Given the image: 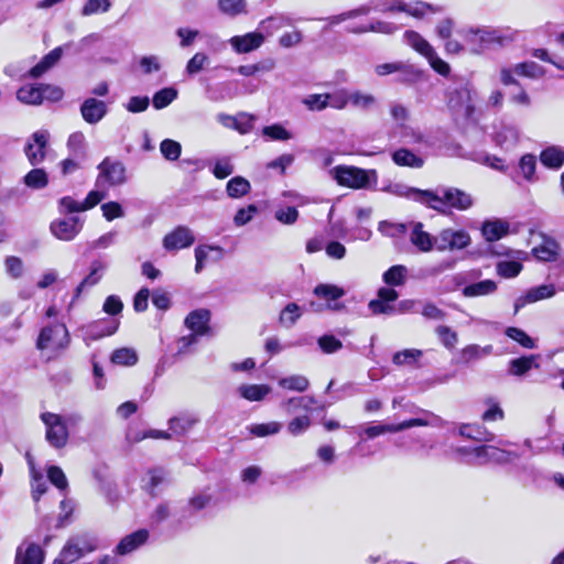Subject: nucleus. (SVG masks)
Returning a JSON list of instances; mask_svg holds the SVG:
<instances>
[{
    "label": "nucleus",
    "mask_w": 564,
    "mask_h": 564,
    "mask_svg": "<svg viewBox=\"0 0 564 564\" xmlns=\"http://www.w3.org/2000/svg\"><path fill=\"white\" fill-rule=\"evenodd\" d=\"M414 194L417 203L442 215H448L453 209L465 212L474 205V197L469 193L453 186H438L429 192Z\"/></svg>",
    "instance_id": "obj_1"
},
{
    "label": "nucleus",
    "mask_w": 564,
    "mask_h": 564,
    "mask_svg": "<svg viewBox=\"0 0 564 564\" xmlns=\"http://www.w3.org/2000/svg\"><path fill=\"white\" fill-rule=\"evenodd\" d=\"M371 11L378 12H405L415 19H423L429 14H436L443 11V7L427 3L421 0L405 2L404 0H379L368 3Z\"/></svg>",
    "instance_id": "obj_2"
},
{
    "label": "nucleus",
    "mask_w": 564,
    "mask_h": 564,
    "mask_svg": "<svg viewBox=\"0 0 564 564\" xmlns=\"http://www.w3.org/2000/svg\"><path fill=\"white\" fill-rule=\"evenodd\" d=\"M97 549V540L87 532L70 536L53 564H73Z\"/></svg>",
    "instance_id": "obj_3"
},
{
    "label": "nucleus",
    "mask_w": 564,
    "mask_h": 564,
    "mask_svg": "<svg viewBox=\"0 0 564 564\" xmlns=\"http://www.w3.org/2000/svg\"><path fill=\"white\" fill-rule=\"evenodd\" d=\"M462 33L470 47V52L474 54H480L486 50L502 46L506 40L500 31L488 26L469 28L462 31Z\"/></svg>",
    "instance_id": "obj_4"
},
{
    "label": "nucleus",
    "mask_w": 564,
    "mask_h": 564,
    "mask_svg": "<svg viewBox=\"0 0 564 564\" xmlns=\"http://www.w3.org/2000/svg\"><path fill=\"white\" fill-rule=\"evenodd\" d=\"M333 175L337 183L341 186L351 188L367 187L371 181H376L377 173L375 170H362L355 166H336Z\"/></svg>",
    "instance_id": "obj_5"
},
{
    "label": "nucleus",
    "mask_w": 564,
    "mask_h": 564,
    "mask_svg": "<svg viewBox=\"0 0 564 564\" xmlns=\"http://www.w3.org/2000/svg\"><path fill=\"white\" fill-rule=\"evenodd\" d=\"M69 344V334L64 324H54L42 328L36 347L40 350L58 352Z\"/></svg>",
    "instance_id": "obj_6"
},
{
    "label": "nucleus",
    "mask_w": 564,
    "mask_h": 564,
    "mask_svg": "<svg viewBox=\"0 0 564 564\" xmlns=\"http://www.w3.org/2000/svg\"><path fill=\"white\" fill-rule=\"evenodd\" d=\"M41 420L45 426V440L55 449L64 448L69 438L68 431L61 414L43 412Z\"/></svg>",
    "instance_id": "obj_7"
},
{
    "label": "nucleus",
    "mask_w": 564,
    "mask_h": 564,
    "mask_svg": "<svg viewBox=\"0 0 564 564\" xmlns=\"http://www.w3.org/2000/svg\"><path fill=\"white\" fill-rule=\"evenodd\" d=\"M456 452L463 460L469 465H484L487 463H500L506 458V453L498 447L482 445L478 447H458Z\"/></svg>",
    "instance_id": "obj_8"
},
{
    "label": "nucleus",
    "mask_w": 564,
    "mask_h": 564,
    "mask_svg": "<svg viewBox=\"0 0 564 564\" xmlns=\"http://www.w3.org/2000/svg\"><path fill=\"white\" fill-rule=\"evenodd\" d=\"M99 174L97 177V186H119L127 182L126 167L117 160L106 158L98 165Z\"/></svg>",
    "instance_id": "obj_9"
},
{
    "label": "nucleus",
    "mask_w": 564,
    "mask_h": 564,
    "mask_svg": "<svg viewBox=\"0 0 564 564\" xmlns=\"http://www.w3.org/2000/svg\"><path fill=\"white\" fill-rule=\"evenodd\" d=\"M474 90L467 84L448 91L447 105L449 109L464 118H469L474 112Z\"/></svg>",
    "instance_id": "obj_10"
},
{
    "label": "nucleus",
    "mask_w": 564,
    "mask_h": 564,
    "mask_svg": "<svg viewBox=\"0 0 564 564\" xmlns=\"http://www.w3.org/2000/svg\"><path fill=\"white\" fill-rule=\"evenodd\" d=\"M84 220L78 216L57 218L50 225L51 234L58 240L72 241L82 231Z\"/></svg>",
    "instance_id": "obj_11"
},
{
    "label": "nucleus",
    "mask_w": 564,
    "mask_h": 564,
    "mask_svg": "<svg viewBox=\"0 0 564 564\" xmlns=\"http://www.w3.org/2000/svg\"><path fill=\"white\" fill-rule=\"evenodd\" d=\"M119 321L116 318H102L85 326V339L97 340L105 336H110L117 332Z\"/></svg>",
    "instance_id": "obj_12"
},
{
    "label": "nucleus",
    "mask_w": 564,
    "mask_h": 564,
    "mask_svg": "<svg viewBox=\"0 0 564 564\" xmlns=\"http://www.w3.org/2000/svg\"><path fill=\"white\" fill-rule=\"evenodd\" d=\"M195 237L192 230L185 226H178L167 234L163 239V247L166 250H177L193 245Z\"/></svg>",
    "instance_id": "obj_13"
},
{
    "label": "nucleus",
    "mask_w": 564,
    "mask_h": 564,
    "mask_svg": "<svg viewBox=\"0 0 564 564\" xmlns=\"http://www.w3.org/2000/svg\"><path fill=\"white\" fill-rule=\"evenodd\" d=\"M48 137L50 134L45 130H40L32 134L33 143H28L25 148V154L32 165H37L44 160Z\"/></svg>",
    "instance_id": "obj_14"
},
{
    "label": "nucleus",
    "mask_w": 564,
    "mask_h": 564,
    "mask_svg": "<svg viewBox=\"0 0 564 564\" xmlns=\"http://www.w3.org/2000/svg\"><path fill=\"white\" fill-rule=\"evenodd\" d=\"M107 112L108 107L106 102L94 97L85 99L80 106V115L89 124L100 122Z\"/></svg>",
    "instance_id": "obj_15"
},
{
    "label": "nucleus",
    "mask_w": 564,
    "mask_h": 564,
    "mask_svg": "<svg viewBox=\"0 0 564 564\" xmlns=\"http://www.w3.org/2000/svg\"><path fill=\"white\" fill-rule=\"evenodd\" d=\"M264 42V36L260 32H250L245 35H236L229 40L234 51L238 54L250 53L259 48Z\"/></svg>",
    "instance_id": "obj_16"
},
{
    "label": "nucleus",
    "mask_w": 564,
    "mask_h": 564,
    "mask_svg": "<svg viewBox=\"0 0 564 564\" xmlns=\"http://www.w3.org/2000/svg\"><path fill=\"white\" fill-rule=\"evenodd\" d=\"M556 293L553 284H543L530 289L523 296H520L514 302V314H517L523 306L529 303H534L541 300L550 299Z\"/></svg>",
    "instance_id": "obj_17"
},
{
    "label": "nucleus",
    "mask_w": 564,
    "mask_h": 564,
    "mask_svg": "<svg viewBox=\"0 0 564 564\" xmlns=\"http://www.w3.org/2000/svg\"><path fill=\"white\" fill-rule=\"evenodd\" d=\"M149 539V531L145 529H140L131 534L126 535L120 540L118 545L115 549L116 554L118 555H127L138 550L141 545H143Z\"/></svg>",
    "instance_id": "obj_18"
},
{
    "label": "nucleus",
    "mask_w": 564,
    "mask_h": 564,
    "mask_svg": "<svg viewBox=\"0 0 564 564\" xmlns=\"http://www.w3.org/2000/svg\"><path fill=\"white\" fill-rule=\"evenodd\" d=\"M18 564H43L44 551L35 543L22 544L17 550Z\"/></svg>",
    "instance_id": "obj_19"
},
{
    "label": "nucleus",
    "mask_w": 564,
    "mask_h": 564,
    "mask_svg": "<svg viewBox=\"0 0 564 564\" xmlns=\"http://www.w3.org/2000/svg\"><path fill=\"white\" fill-rule=\"evenodd\" d=\"M492 349L491 345H486L484 347L476 344L467 345L458 352V359L456 362L471 365L473 362L491 355Z\"/></svg>",
    "instance_id": "obj_20"
},
{
    "label": "nucleus",
    "mask_w": 564,
    "mask_h": 564,
    "mask_svg": "<svg viewBox=\"0 0 564 564\" xmlns=\"http://www.w3.org/2000/svg\"><path fill=\"white\" fill-rule=\"evenodd\" d=\"M210 312L205 308L191 312L185 318V325L196 335H205L208 332Z\"/></svg>",
    "instance_id": "obj_21"
},
{
    "label": "nucleus",
    "mask_w": 564,
    "mask_h": 564,
    "mask_svg": "<svg viewBox=\"0 0 564 564\" xmlns=\"http://www.w3.org/2000/svg\"><path fill=\"white\" fill-rule=\"evenodd\" d=\"M520 140V132L516 126L502 124L495 134V142L502 149L514 148Z\"/></svg>",
    "instance_id": "obj_22"
},
{
    "label": "nucleus",
    "mask_w": 564,
    "mask_h": 564,
    "mask_svg": "<svg viewBox=\"0 0 564 564\" xmlns=\"http://www.w3.org/2000/svg\"><path fill=\"white\" fill-rule=\"evenodd\" d=\"M509 232V223L502 219L486 220L481 226V234L487 241H496Z\"/></svg>",
    "instance_id": "obj_23"
},
{
    "label": "nucleus",
    "mask_w": 564,
    "mask_h": 564,
    "mask_svg": "<svg viewBox=\"0 0 564 564\" xmlns=\"http://www.w3.org/2000/svg\"><path fill=\"white\" fill-rule=\"evenodd\" d=\"M410 241L422 252H429L434 247V237H432L429 232L423 230L422 223L413 224L410 235Z\"/></svg>",
    "instance_id": "obj_24"
},
{
    "label": "nucleus",
    "mask_w": 564,
    "mask_h": 564,
    "mask_svg": "<svg viewBox=\"0 0 564 564\" xmlns=\"http://www.w3.org/2000/svg\"><path fill=\"white\" fill-rule=\"evenodd\" d=\"M105 270L106 264L104 262L99 260L93 261L90 264L89 274L79 283L75 290V297H78L85 289L96 285L101 280Z\"/></svg>",
    "instance_id": "obj_25"
},
{
    "label": "nucleus",
    "mask_w": 564,
    "mask_h": 564,
    "mask_svg": "<svg viewBox=\"0 0 564 564\" xmlns=\"http://www.w3.org/2000/svg\"><path fill=\"white\" fill-rule=\"evenodd\" d=\"M538 356L530 355L523 356L520 358H516L510 360L509 362V373L511 376L521 377L528 373L532 368H539V364L536 362Z\"/></svg>",
    "instance_id": "obj_26"
},
{
    "label": "nucleus",
    "mask_w": 564,
    "mask_h": 564,
    "mask_svg": "<svg viewBox=\"0 0 564 564\" xmlns=\"http://www.w3.org/2000/svg\"><path fill=\"white\" fill-rule=\"evenodd\" d=\"M371 12V7L369 4H362L356 9L348 10L341 12L339 14L330 15L327 18H322L321 20L327 22V28H332L338 25L347 20L355 19L359 15H367Z\"/></svg>",
    "instance_id": "obj_27"
},
{
    "label": "nucleus",
    "mask_w": 564,
    "mask_h": 564,
    "mask_svg": "<svg viewBox=\"0 0 564 564\" xmlns=\"http://www.w3.org/2000/svg\"><path fill=\"white\" fill-rule=\"evenodd\" d=\"M540 161L547 169L558 170L564 164V150L549 147L541 152Z\"/></svg>",
    "instance_id": "obj_28"
},
{
    "label": "nucleus",
    "mask_w": 564,
    "mask_h": 564,
    "mask_svg": "<svg viewBox=\"0 0 564 564\" xmlns=\"http://www.w3.org/2000/svg\"><path fill=\"white\" fill-rule=\"evenodd\" d=\"M198 417L194 414L183 413L178 416L171 417L169 421L170 430L176 435H184L187 433L196 423Z\"/></svg>",
    "instance_id": "obj_29"
},
{
    "label": "nucleus",
    "mask_w": 564,
    "mask_h": 564,
    "mask_svg": "<svg viewBox=\"0 0 564 564\" xmlns=\"http://www.w3.org/2000/svg\"><path fill=\"white\" fill-rule=\"evenodd\" d=\"M217 8L220 13L229 18L248 13L247 0H217Z\"/></svg>",
    "instance_id": "obj_30"
},
{
    "label": "nucleus",
    "mask_w": 564,
    "mask_h": 564,
    "mask_svg": "<svg viewBox=\"0 0 564 564\" xmlns=\"http://www.w3.org/2000/svg\"><path fill=\"white\" fill-rule=\"evenodd\" d=\"M270 392L267 384H241L238 388L239 395L248 401H262Z\"/></svg>",
    "instance_id": "obj_31"
},
{
    "label": "nucleus",
    "mask_w": 564,
    "mask_h": 564,
    "mask_svg": "<svg viewBox=\"0 0 564 564\" xmlns=\"http://www.w3.org/2000/svg\"><path fill=\"white\" fill-rule=\"evenodd\" d=\"M497 290V283L492 280H482L471 283L463 289V295L466 297L485 296L492 294Z\"/></svg>",
    "instance_id": "obj_32"
},
{
    "label": "nucleus",
    "mask_w": 564,
    "mask_h": 564,
    "mask_svg": "<svg viewBox=\"0 0 564 564\" xmlns=\"http://www.w3.org/2000/svg\"><path fill=\"white\" fill-rule=\"evenodd\" d=\"M393 162L399 166H408L413 169H420L423 166L424 161L422 158L415 155L408 149H399L392 153Z\"/></svg>",
    "instance_id": "obj_33"
},
{
    "label": "nucleus",
    "mask_w": 564,
    "mask_h": 564,
    "mask_svg": "<svg viewBox=\"0 0 564 564\" xmlns=\"http://www.w3.org/2000/svg\"><path fill=\"white\" fill-rule=\"evenodd\" d=\"M315 403L314 397L302 395L292 397L281 403V406L286 413L292 414L297 410H304L305 412L312 411V405Z\"/></svg>",
    "instance_id": "obj_34"
},
{
    "label": "nucleus",
    "mask_w": 564,
    "mask_h": 564,
    "mask_svg": "<svg viewBox=\"0 0 564 564\" xmlns=\"http://www.w3.org/2000/svg\"><path fill=\"white\" fill-rule=\"evenodd\" d=\"M397 26L393 23L386 21H375L368 25H360L357 28H348L347 31L354 34H362L368 32L392 34L395 32Z\"/></svg>",
    "instance_id": "obj_35"
},
{
    "label": "nucleus",
    "mask_w": 564,
    "mask_h": 564,
    "mask_svg": "<svg viewBox=\"0 0 564 564\" xmlns=\"http://www.w3.org/2000/svg\"><path fill=\"white\" fill-rule=\"evenodd\" d=\"M532 252L541 261H553L558 254V245L553 239H544L540 246L533 248Z\"/></svg>",
    "instance_id": "obj_36"
},
{
    "label": "nucleus",
    "mask_w": 564,
    "mask_h": 564,
    "mask_svg": "<svg viewBox=\"0 0 564 564\" xmlns=\"http://www.w3.org/2000/svg\"><path fill=\"white\" fill-rule=\"evenodd\" d=\"M459 434L464 437L475 440L478 442H489L494 438V435L487 432L480 425L475 424H462L458 430Z\"/></svg>",
    "instance_id": "obj_37"
},
{
    "label": "nucleus",
    "mask_w": 564,
    "mask_h": 564,
    "mask_svg": "<svg viewBox=\"0 0 564 564\" xmlns=\"http://www.w3.org/2000/svg\"><path fill=\"white\" fill-rule=\"evenodd\" d=\"M17 98L26 105L42 104V95L40 85H24L17 91Z\"/></svg>",
    "instance_id": "obj_38"
},
{
    "label": "nucleus",
    "mask_w": 564,
    "mask_h": 564,
    "mask_svg": "<svg viewBox=\"0 0 564 564\" xmlns=\"http://www.w3.org/2000/svg\"><path fill=\"white\" fill-rule=\"evenodd\" d=\"M398 68L400 69L397 70L399 74L397 80L401 84H414L422 77V72L409 63L400 62Z\"/></svg>",
    "instance_id": "obj_39"
},
{
    "label": "nucleus",
    "mask_w": 564,
    "mask_h": 564,
    "mask_svg": "<svg viewBox=\"0 0 564 564\" xmlns=\"http://www.w3.org/2000/svg\"><path fill=\"white\" fill-rule=\"evenodd\" d=\"M278 383L283 389L296 392H304L308 389L310 386L308 379L302 375H293L281 378Z\"/></svg>",
    "instance_id": "obj_40"
},
{
    "label": "nucleus",
    "mask_w": 564,
    "mask_h": 564,
    "mask_svg": "<svg viewBox=\"0 0 564 564\" xmlns=\"http://www.w3.org/2000/svg\"><path fill=\"white\" fill-rule=\"evenodd\" d=\"M404 39H405L406 44H409L411 47H413L416 52H419L423 56L431 55L433 47L417 32L406 31L404 33Z\"/></svg>",
    "instance_id": "obj_41"
},
{
    "label": "nucleus",
    "mask_w": 564,
    "mask_h": 564,
    "mask_svg": "<svg viewBox=\"0 0 564 564\" xmlns=\"http://www.w3.org/2000/svg\"><path fill=\"white\" fill-rule=\"evenodd\" d=\"M247 429L252 436L265 437L278 434L282 429V424L276 421H271L268 423L251 424Z\"/></svg>",
    "instance_id": "obj_42"
},
{
    "label": "nucleus",
    "mask_w": 564,
    "mask_h": 564,
    "mask_svg": "<svg viewBox=\"0 0 564 564\" xmlns=\"http://www.w3.org/2000/svg\"><path fill=\"white\" fill-rule=\"evenodd\" d=\"M535 169L536 158L533 154L528 153L521 156L519 161V170L525 181L530 183L536 181Z\"/></svg>",
    "instance_id": "obj_43"
},
{
    "label": "nucleus",
    "mask_w": 564,
    "mask_h": 564,
    "mask_svg": "<svg viewBox=\"0 0 564 564\" xmlns=\"http://www.w3.org/2000/svg\"><path fill=\"white\" fill-rule=\"evenodd\" d=\"M345 290L334 284L321 283L315 286L314 294L326 301H336L345 295Z\"/></svg>",
    "instance_id": "obj_44"
},
{
    "label": "nucleus",
    "mask_w": 564,
    "mask_h": 564,
    "mask_svg": "<svg viewBox=\"0 0 564 564\" xmlns=\"http://www.w3.org/2000/svg\"><path fill=\"white\" fill-rule=\"evenodd\" d=\"M226 189L228 196L239 198L249 193L250 183L242 176H236L227 183Z\"/></svg>",
    "instance_id": "obj_45"
},
{
    "label": "nucleus",
    "mask_w": 564,
    "mask_h": 564,
    "mask_svg": "<svg viewBox=\"0 0 564 564\" xmlns=\"http://www.w3.org/2000/svg\"><path fill=\"white\" fill-rule=\"evenodd\" d=\"M138 361V355L132 348H119L111 355V362L119 366H133Z\"/></svg>",
    "instance_id": "obj_46"
},
{
    "label": "nucleus",
    "mask_w": 564,
    "mask_h": 564,
    "mask_svg": "<svg viewBox=\"0 0 564 564\" xmlns=\"http://www.w3.org/2000/svg\"><path fill=\"white\" fill-rule=\"evenodd\" d=\"M302 311L296 303H289L280 313L279 321L286 328L292 327L301 317Z\"/></svg>",
    "instance_id": "obj_47"
},
{
    "label": "nucleus",
    "mask_w": 564,
    "mask_h": 564,
    "mask_svg": "<svg viewBox=\"0 0 564 564\" xmlns=\"http://www.w3.org/2000/svg\"><path fill=\"white\" fill-rule=\"evenodd\" d=\"M47 183V174L42 169H33L24 176V184L33 189L44 188Z\"/></svg>",
    "instance_id": "obj_48"
},
{
    "label": "nucleus",
    "mask_w": 564,
    "mask_h": 564,
    "mask_svg": "<svg viewBox=\"0 0 564 564\" xmlns=\"http://www.w3.org/2000/svg\"><path fill=\"white\" fill-rule=\"evenodd\" d=\"M312 425V419L307 415H299L293 417L286 426L289 434L300 436L304 434Z\"/></svg>",
    "instance_id": "obj_49"
},
{
    "label": "nucleus",
    "mask_w": 564,
    "mask_h": 564,
    "mask_svg": "<svg viewBox=\"0 0 564 564\" xmlns=\"http://www.w3.org/2000/svg\"><path fill=\"white\" fill-rule=\"evenodd\" d=\"M435 334L442 345L449 350L454 349L458 343L457 333L446 325H438L435 328Z\"/></svg>",
    "instance_id": "obj_50"
},
{
    "label": "nucleus",
    "mask_w": 564,
    "mask_h": 564,
    "mask_svg": "<svg viewBox=\"0 0 564 564\" xmlns=\"http://www.w3.org/2000/svg\"><path fill=\"white\" fill-rule=\"evenodd\" d=\"M514 73L519 76L529 78H540L544 75V69L535 62L519 63L513 68Z\"/></svg>",
    "instance_id": "obj_51"
},
{
    "label": "nucleus",
    "mask_w": 564,
    "mask_h": 564,
    "mask_svg": "<svg viewBox=\"0 0 564 564\" xmlns=\"http://www.w3.org/2000/svg\"><path fill=\"white\" fill-rule=\"evenodd\" d=\"M420 349H404L393 355L392 361L397 366L414 365L422 357Z\"/></svg>",
    "instance_id": "obj_52"
},
{
    "label": "nucleus",
    "mask_w": 564,
    "mask_h": 564,
    "mask_svg": "<svg viewBox=\"0 0 564 564\" xmlns=\"http://www.w3.org/2000/svg\"><path fill=\"white\" fill-rule=\"evenodd\" d=\"M349 102L358 109L368 110L376 105L377 99L371 94H365L359 90H356L350 93Z\"/></svg>",
    "instance_id": "obj_53"
},
{
    "label": "nucleus",
    "mask_w": 564,
    "mask_h": 564,
    "mask_svg": "<svg viewBox=\"0 0 564 564\" xmlns=\"http://www.w3.org/2000/svg\"><path fill=\"white\" fill-rule=\"evenodd\" d=\"M177 97V90L167 87L154 94L152 102L155 109H163L169 106Z\"/></svg>",
    "instance_id": "obj_54"
},
{
    "label": "nucleus",
    "mask_w": 564,
    "mask_h": 564,
    "mask_svg": "<svg viewBox=\"0 0 564 564\" xmlns=\"http://www.w3.org/2000/svg\"><path fill=\"white\" fill-rule=\"evenodd\" d=\"M406 268L404 265H393L383 274V281L389 285L399 286L405 281Z\"/></svg>",
    "instance_id": "obj_55"
},
{
    "label": "nucleus",
    "mask_w": 564,
    "mask_h": 564,
    "mask_svg": "<svg viewBox=\"0 0 564 564\" xmlns=\"http://www.w3.org/2000/svg\"><path fill=\"white\" fill-rule=\"evenodd\" d=\"M505 334L512 340L519 343L522 347L528 349L535 348V341L524 330L518 327H508Z\"/></svg>",
    "instance_id": "obj_56"
},
{
    "label": "nucleus",
    "mask_w": 564,
    "mask_h": 564,
    "mask_svg": "<svg viewBox=\"0 0 564 564\" xmlns=\"http://www.w3.org/2000/svg\"><path fill=\"white\" fill-rule=\"evenodd\" d=\"M349 100L350 93H348L346 89L327 93V107L341 110L347 107Z\"/></svg>",
    "instance_id": "obj_57"
},
{
    "label": "nucleus",
    "mask_w": 564,
    "mask_h": 564,
    "mask_svg": "<svg viewBox=\"0 0 564 564\" xmlns=\"http://www.w3.org/2000/svg\"><path fill=\"white\" fill-rule=\"evenodd\" d=\"M162 155L169 161H175L180 158L182 147L177 141L164 139L160 144Z\"/></svg>",
    "instance_id": "obj_58"
},
{
    "label": "nucleus",
    "mask_w": 564,
    "mask_h": 564,
    "mask_svg": "<svg viewBox=\"0 0 564 564\" xmlns=\"http://www.w3.org/2000/svg\"><path fill=\"white\" fill-rule=\"evenodd\" d=\"M302 104L311 111H322L327 108V93L307 95Z\"/></svg>",
    "instance_id": "obj_59"
},
{
    "label": "nucleus",
    "mask_w": 564,
    "mask_h": 564,
    "mask_svg": "<svg viewBox=\"0 0 564 564\" xmlns=\"http://www.w3.org/2000/svg\"><path fill=\"white\" fill-rule=\"evenodd\" d=\"M262 134L275 141H288L292 139V133L279 123L264 127L262 129Z\"/></svg>",
    "instance_id": "obj_60"
},
{
    "label": "nucleus",
    "mask_w": 564,
    "mask_h": 564,
    "mask_svg": "<svg viewBox=\"0 0 564 564\" xmlns=\"http://www.w3.org/2000/svg\"><path fill=\"white\" fill-rule=\"evenodd\" d=\"M47 478L61 491H65L68 488V480L58 466H50L47 468Z\"/></svg>",
    "instance_id": "obj_61"
},
{
    "label": "nucleus",
    "mask_w": 564,
    "mask_h": 564,
    "mask_svg": "<svg viewBox=\"0 0 564 564\" xmlns=\"http://www.w3.org/2000/svg\"><path fill=\"white\" fill-rule=\"evenodd\" d=\"M449 237H451L452 250L465 249L471 242V238H470L469 234L465 230H454V229L449 228Z\"/></svg>",
    "instance_id": "obj_62"
},
{
    "label": "nucleus",
    "mask_w": 564,
    "mask_h": 564,
    "mask_svg": "<svg viewBox=\"0 0 564 564\" xmlns=\"http://www.w3.org/2000/svg\"><path fill=\"white\" fill-rule=\"evenodd\" d=\"M522 270V264L517 261H500L497 263V273L502 278H514Z\"/></svg>",
    "instance_id": "obj_63"
},
{
    "label": "nucleus",
    "mask_w": 564,
    "mask_h": 564,
    "mask_svg": "<svg viewBox=\"0 0 564 564\" xmlns=\"http://www.w3.org/2000/svg\"><path fill=\"white\" fill-rule=\"evenodd\" d=\"M209 62L208 56L203 52H197L186 64L185 72L189 76H194L199 73L206 64Z\"/></svg>",
    "instance_id": "obj_64"
}]
</instances>
